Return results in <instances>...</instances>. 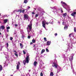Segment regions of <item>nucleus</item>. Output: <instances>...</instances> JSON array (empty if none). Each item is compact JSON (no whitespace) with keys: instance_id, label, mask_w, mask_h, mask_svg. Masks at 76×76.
<instances>
[{"instance_id":"obj_51","label":"nucleus","mask_w":76,"mask_h":76,"mask_svg":"<svg viewBox=\"0 0 76 76\" xmlns=\"http://www.w3.org/2000/svg\"><path fill=\"white\" fill-rule=\"evenodd\" d=\"M34 9L35 10H36V8H34Z\"/></svg>"},{"instance_id":"obj_47","label":"nucleus","mask_w":76,"mask_h":76,"mask_svg":"<svg viewBox=\"0 0 76 76\" xmlns=\"http://www.w3.org/2000/svg\"><path fill=\"white\" fill-rule=\"evenodd\" d=\"M22 38H24V36H22Z\"/></svg>"},{"instance_id":"obj_41","label":"nucleus","mask_w":76,"mask_h":76,"mask_svg":"<svg viewBox=\"0 0 76 76\" xmlns=\"http://www.w3.org/2000/svg\"><path fill=\"white\" fill-rule=\"evenodd\" d=\"M36 45V44H35L34 45L33 47H34V48H35V47Z\"/></svg>"},{"instance_id":"obj_5","label":"nucleus","mask_w":76,"mask_h":76,"mask_svg":"<svg viewBox=\"0 0 76 76\" xmlns=\"http://www.w3.org/2000/svg\"><path fill=\"white\" fill-rule=\"evenodd\" d=\"M24 19H26V20H28V18H29V17L27 14H25L24 15Z\"/></svg>"},{"instance_id":"obj_15","label":"nucleus","mask_w":76,"mask_h":76,"mask_svg":"<svg viewBox=\"0 0 76 76\" xmlns=\"http://www.w3.org/2000/svg\"><path fill=\"white\" fill-rule=\"evenodd\" d=\"M38 63V62L36 61H35L34 62V66H36V65H37V64Z\"/></svg>"},{"instance_id":"obj_39","label":"nucleus","mask_w":76,"mask_h":76,"mask_svg":"<svg viewBox=\"0 0 76 76\" xmlns=\"http://www.w3.org/2000/svg\"><path fill=\"white\" fill-rule=\"evenodd\" d=\"M18 65H20V61L18 62Z\"/></svg>"},{"instance_id":"obj_45","label":"nucleus","mask_w":76,"mask_h":76,"mask_svg":"<svg viewBox=\"0 0 76 76\" xmlns=\"http://www.w3.org/2000/svg\"><path fill=\"white\" fill-rule=\"evenodd\" d=\"M74 32H75L76 30V29H75V28H74Z\"/></svg>"},{"instance_id":"obj_8","label":"nucleus","mask_w":76,"mask_h":76,"mask_svg":"<svg viewBox=\"0 0 76 76\" xmlns=\"http://www.w3.org/2000/svg\"><path fill=\"white\" fill-rule=\"evenodd\" d=\"M0 28H1V29H2L3 30L5 29V27H4L3 26H1L0 27Z\"/></svg>"},{"instance_id":"obj_13","label":"nucleus","mask_w":76,"mask_h":76,"mask_svg":"<svg viewBox=\"0 0 76 76\" xmlns=\"http://www.w3.org/2000/svg\"><path fill=\"white\" fill-rule=\"evenodd\" d=\"M19 64H17L16 66L17 70H19Z\"/></svg>"},{"instance_id":"obj_37","label":"nucleus","mask_w":76,"mask_h":76,"mask_svg":"<svg viewBox=\"0 0 76 76\" xmlns=\"http://www.w3.org/2000/svg\"><path fill=\"white\" fill-rule=\"evenodd\" d=\"M56 6H55V7H54L53 8V9H56Z\"/></svg>"},{"instance_id":"obj_36","label":"nucleus","mask_w":76,"mask_h":76,"mask_svg":"<svg viewBox=\"0 0 76 76\" xmlns=\"http://www.w3.org/2000/svg\"><path fill=\"white\" fill-rule=\"evenodd\" d=\"M13 52H14V53H17V51H16V50H13Z\"/></svg>"},{"instance_id":"obj_35","label":"nucleus","mask_w":76,"mask_h":76,"mask_svg":"<svg viewBox=\"0 0 76 76\" xmlns=\"http://www.w3.org/2000/svg\"><path fill=\"white\" fill-rule=\"evenodd\" d=\"M40 76H43V74L42 72L41 73H40Z\"/></svg>"},{"instance_id":"obj_30","label":"nucleus","mask_w":76,"mask_h":76,"mask_svg":"<svg viewBox=\"0 0 76 76\" xmlns=\"http://www.w3.org/2000/svg\"><path fill=\"white\" fill-rule=\"evenodd\" d=\"M23 52L24 54H26V52H25V51L23 50Z\"/></svg>"},{"instance_id":"obj_14","label":"nucleus","mask_w":76,"mask_h":76,"mask_svg":"<svg viewBox=\"0 0 76 76\" xmlns=\"http://www.w3.org/2000/svg\"><path fill=\"white\" fill-rule=\"evenodd\" d=\"M60 71H61V68L59 67V69H58L57 72H60Z\"/></svg>"},{"instance_id":"obj_7","label":"nucleus","mask_w":76,"mask_h":76,"mask_svg":"<svg viewBox=\"0 0 76 76\" xmlns=\"http://www.w3.org/2000/svg\"><path fill=\"white\" fill-rule=\"evenodd\" d=\"M76 12H75L71 14V16H73V17H75V15H76Z\"/></svg>"},{"instance_id":"obj_48","label":"nucleus","mask_w":76,"mask_h":76,"mask_svg":"<svg viewBox=\"0 0 76 76\" xmlns=\"http://www.w3.org/2000/svg\"><path fill=\"white\" fill-rule=\"evenodd\" d=\"M7 32H9V30H7Z\"/></svg>"},{"instance_id":"obj_18","label":"nucleus","mask_w":76,"mask_h":76,"mask_svg":"<svg viewBox=\"0 0 76 76\" xmlns=\"http://www.w3.org/2000/svg\"><path fill=\"white\" fill-rule=\"evenodd\" d=\"M44 52H45V50L42 49V50L41 53L42 54V53H44Z\"/></svg>"},{"instance_id":"obj_2","label":"nucleus","mask_w":76,"mask_h":76,"mask_svg":"<svg viewBox=\"0 0 76 76\" xmlns=\"http://www.w3.org/2000/svg\"><path fill=\"white\" fill-rule=\"evenodd\" d=\"M46 21H43L42 22V26L44 28H45V24H46L47 25H48V23H46Z\"/></svg>"},{"instance_id":"obj_43","label":"nucleus","mask_w":76,"mask_h":76,"mask_svg":"<svg viewBox=\"0 0 76 76\" xmlns=\"http://www.w3.org/2000/svg\"><path fill=\"white\" fill-rule=\"evenodd\" d=\"M18 26V24H15V26Z\"/></svg>"},{"instance_id":"obj_33","label":"nucleus","mask_w":76,"mask_h":76,"mask_svg":"<svg viewBox=\"0 0 76 76\" xmlns=\"http://www.w3.org/2000/svg\"><path fill=\"white\" fill-rule=\"evenodd\" d=\"M12 39H13V37H10V40H11V41H12Z\"/></svg>"},{"instance_id":"obj_34","label":"nucleus","mask_w":76,"mask_h":76,"mask_svg":"<svg viewBox=\"0 0 76 76\" xmlns=\"http://www.w3.org/2000/svg\"><path fill=\"white\" fill-rule=\"evenodd\" d=\"M28 39H30V38H31V36H28Z\"/></svg>"},{"instance_id":"obj_1","label":"nucleus","mask_w":76,"mask_h":76,"mask_svg":"<svg viewBox=\"0 0 76 76\" xmlns=\"http://www.w3.org/2000/svg\"><path fill=\"white\" fill-rule=\"evenodd\" d=\"M26 61L24 60L23 61V63L24 65H26V61L27 63H29V56H28L26 57Z\"/></svg>"},{"instance_id":"obj_6","label":"nucleus","mask_w":76,"mask_h":76,"mask_svg":"<svg viewBox=\"0 0 76 76\" xmlns=\"http://www.w3.org/2000/svg\"><path fill=\"white\" fill-rule=\"evenodd\" d=\"M73 56H74V55H73V54H72L71 58H69V59L70 61H72V60H73Z\"/></svg>"},{"instance_id":"obj_25","label":"nucleus","mask_w":76,"mask_h":76,"mask_svg":"<svg viewBox=\"0 0 76 76\" xmlns=\"http://www.w3.org/2000/svg\"><path fill=\"white\" fill-rule=\"evenodd\" d=\"M44 39L45 42H46V41H47V38L46 37H44Z\"/></svg>"},{"instance_id":"obj_19","label":"nucleus","mask_w":76,"mask_h":76,"mask_svg":"<svg viewBox=\"0 0 76 76\" xmlns=\"http://www.w3.org/2000/svg\"><path fill=\"white\" fill-rule=\"evenodd\" d=\"M53 75H54V74H53V72H51L50 74V76H53Z\"/></svg>"},{"instance_id":"obj_24","label":"nucleus","mask_w":76,"mask_h":76,"mask_svg":"<svg viewBox=\"0 0 76 76\" xmlns=\"http://www.w3.org/2000/svg\"><path fill=\"white\" fill-rule=\"evenodd\" d=\"M36 41L34 39H33L32 40V42L33 43H35V42Z\"/></svg>"},{"instance_id":"obj_11","label":"nucleus","mask_w":76,"mask_h":76,"mask_svg":"<svg viewBox=\"0 0 76 76\" xmlns=\"http://www.w3.org/2000/svg\"><path fill=\"white\" fill-rule=\"evenodd\" d=\"M8 21V20L7 19H5L4 20V23H7V21Z\"/></svg>"},{"instance_id":"obj_40","label":"nucleus","mask_w":76,"mask_h":76,"mask_svg":"<svg viewBox=\"0 0 76 76\" xmlns=\"http://www.w3.org/2000/svg\"><path fill=\"white\" fill-rule=\"evenodd\" d=\"M54 35H55V36H56H56H57V34L56 33L54 34Z\"/></svg>"},{"instance_id":"obj_57","label":"nucleus","mask_w":76,"mask_h":76,"mask_svg":"<svg viewBox=\"0 0 76 76\" xmlns=\"http://www.w3.org/2000/svg\"><path fill=\"white\" fill-rule=\"evenodd\" d=\"M63 7H64V6H63Z\"/></svg>"},{"instance_id":"obj_28","label":"nucleus","mask_w":76,"mask_h":76,"mask_svg":"<svg viewBox=\"0 0 76 76\" xmlns=\"http://www.w3.org/2000/svg\"><path fill=\"white\" fill-rule=\"evenodd\" d=\"M25 11V10H23L22 11V13H24Z\"/></svg>"},{"instance_id":"obj_29","label":"nucleus","mask_w":76,"mask_h":76,"mask_svg":"<svg viewBox=\"0 0 76 76\" xmlns=\"http://www.w3.org/2000/svg\"><path fill=\"white\" fill-rule=\"evenodd\" d=\"M46 50L47 52H49V50L47 48L46 49Z\"/></svg>"},{"instance_id":"obj_50","label":"nucleus","mask_w":76,"mask_h":76,"mask_svg":"<svg viewBox=\"0 0 76 76\" xmlns=\"http://www.w3.org/2000/svg\"><path fill=\"white\" fill-rule=\"evenodd\" d=\"M28 9H30V7H29V6H28Z\"/></svg>"},{"instance_id":"obj_3","label":"nucleus","mask_w":76,"mask_h":76,"mask_svg":"<svg viewBox=\"0 0 76 76\" xmlns=\"http://www.w3.org/2000/svg\"><path fill=\"white\" fill-rule=\"evenodd\" d=\"M32 25H28V29H29V31L27 30V32L28 33H29V32H30L31 31H32Z\"/></svg>"},{"instance_id":"obj_12","label":"nucleus","mask_w":76,"mask_h":76,"mask_svg":"<svg viewBox=\"0 0 76 76\" xmlns=\"http://www.w3.org/2000/svg\"><path fill=\"white\" fill-rule=\"evenodd\" d=\"M61 3H62V4H64L65 6H67V4L65 2H63V1H61Z\"/></svg>"},{"instance_id":"obj_16","label":"nucleus","mask_w":76,"mask_h":76,"mask_svg":"<svg viewBox=\"0 0 76 76\" xmlns=\"http://www.w3.org/2000/svg\"><path fill=\"white\" fill-rule=\"evenodd\" d=\"M69 37H73V34L72 33H71V34H70L69 35Z\"/></svg>"},{"instance_id":"obj_56","label":"nucleus","mask_w":76,"mask_h":76,"mask_svg":"<svg viewBox=\"0 0 76 76\" xmlns=\"http://www.w3.org/2000/svg\"><path fill=\"white\" fill-rule=\"evenodd\" d=\"M0 15H1V14L0 13Z\"/></svg>"},{"instance_id":"obj_55","label":"nucleus","mask_w":76,"mask_h":76,"mask_svg":"<svg viewBox=\"0 0 76 76\" xmlns=\"http://www.w3.org/2000/svg\"><path fill=\"white\" fill-rule=\"evenodd\" d=\"M63 23H64V22H63Z\"/></svg>"},{"instance_id":"obj_21","label":"nucleus","mask_w":76,"mask_h":76,"mask_svg":"<svg viewBox=\"0 0 76 76\" xmlns=\"http://www.w3.org/2000/svg\"><path fill=\"white\" fill-rule=\"evenodd\" d=\"M24 3H28V0H24Z\"/></svg>"},{"instance_id":"obj_53","label":"nucleus","mask_w":76,"mask_h":76,"mask_svg":"<svg viewBox=\"0 0 76 76\" xmlns=\"http://www.w3.org/2000/svg\"><path fill=\"white\" fill-rule=\"evenodd\" d=\"M0 35H1V32H0Z\"/></svg>"},{"instance_id":"obj_32","label":"nucleus","mask_w":76,"mask_h":76,"mask_svg":"<svg viewBox=\"0 0 76 76\" xmlns=\"http://www.w3.org/2000/svg\"><path fill=\"white\" fill-rule=\"evenodd\" d=\"M10 28V27H7V30L9 29Z\"/></svg>"},{"instance_id":"obj_10","label":"nucleus","mask_w":76,"mask_h":76,"mask_svg":"<svg viewBox=\"0 0 76 76\" xmlns=\"http://www.w3.org/2000/svg\"><path fill=\"white\" fill-rule=\"evenodd\" d=\"M20 48H21V49L23 48V45H22V43H20Z\"/></svg>"},{"instance_id":"obj_44","label":"nucleus","mask_w":76,"mask_h":76,"mask_svg":"<svg viewBox=\"0 0 76 76\" xmlns=\"http://www.w3.org/2000/svg\"><path fill=\"white\" fill-rule=\"evenodd\" d=\"M61 13H63V10H61Z\"/></svg>"},{"instance_id":"obj_9","label":"nucleus","mask_w":76,"mask_h":76,"mask_svg":"<svg viewBox=\"0 0 76 76\" xmlns=\"http://www.w3.org/2000/svg\"><path fill=\"white\" fill-rule=\"evenodd\" d=\"M50 44H51V41H48L47 42V45H50Z\"/></svg>"},{"instance_id":"obj_31","label":"nucleus","mask_w":76,"mask_h":76,"mask_svg":"<svg viewBox=\"0 0 76 76\" xmlns=\"http://www.w3.org/2000/svg\"><path fill=\"white\" fill-rule=\"evenodd\" d=\"M6 45H7V48L8 47H9V44H8V43H6Z\"/></svg>"},{"instance_id":"obj_4","label":"nucleus","mask_w":76,"mask_h":76,"mask_svg":"<svg viewBox=\"0 0 76 76\" xmlns=\"http://www.w3.org/2000/svg\"><path fill=\"white\" fill-rule=\"evenodd\" d=\"M52 66L53 67H55L56 69H57V68L58 65L57 64V63L56 62H53L52 65Z\"/></svg>"},{"instance_id":"obj_23","label":"nucleus","mask_w":76,"mask_h":76,"mask_svg":"<svg viewBox=\"0 0 76 76\" xmlns=\"http://www.w3.org/2000/svg\"><path fill=\"white\" fill-rule=\"evenodd\" d=\"M14 55L16 57H18V55L17 53H14Z\"/></svg>"},{"instance_id":"obj_26","label":"nucleus","mask_w":76,"mask_h":76,"mask_svg":"<svg viewBox=\"0 0 76 76\" xmlns=\"http://www.w3.org/2000/svg\"><path fill=\"white\" fill-rule=\"evenodd\" d=\"M32 21H31L30 22V23L29 24V25H32Z\"/></svg>"},{"instance_id":"obj_49","label":"nucleus","mask_w":76,"mask_h":76,"mask_svg":"<svg viewBox=\"0 0 76 76\" xmlns=\"http://www.w3.org/2000/svg\"><path fill=\"white\" fill-rule=\"evenodd\" d=\"M26 29H27V30H28V29H29V28H28V27H27Z\"/></svg>"},{"instance_id":"obj_54","label":"nucleus","mask_w":76,"mask_h":76,"mask_svg":"<svg viewBox=\"0 0 76 76\" xmlns=\"http://www.w3.org/2000/svg\"><path fill=\"white\" fill-rule=\"evenodd\" d=\"M10 76H13V75H11Z\"/></svg>"},{"instance_id":"obj_42","label":"nucleus","mask_w":76,"mask_h":76,"mask_svg":"<svg viewBox=\"0 0 76 76\" xmlns=\"http://www.w3.org/2000/svg\"><path fill=\"white\" fill-rule=\"evenodd\" d=\"M31 14H32L33 15H34L35 14V12H32L31 13Z\"/></svg>"},{"instance_id":"obj_38","label":"nucleus","mask_w":76,"mask_h":76,"mask_svg":"<svg viewBox=\"0 0 76 76\" xmlns=\"http://www.w3.org/2000/svg\"><path fill=\"white\" fill-rule=\"evenodd\" d=\"M38 15L37 14H36L35 15V17L37 18V17H38Z\"/></svg>"},{"instance_id":"obj_46","label":"nucleus","mask_w":76,"mask_h":76,"mask_svg":"<svg viewBox=\"0 0 76 76\" xmlns=\"http://www.w3.org/2000/svg\"><path fill=\"white\" fill-rule=\"evenodd\" d=\"M32 44H33V43L32 42H31L30 43V45H32Z\"/></svg>"},{"instance_id":"obj_17","label":"nucleus","mask_w":76,"mask_h":76,"mask_svg":"<svg viewBox=\"0 0 76 76\" xmlns=\"http://www.w3.org/2000/svg\"><path fill=\"white\" fill-rule=\"evenodd\" d=\"M3 70V67H2V66L1 65H0V70L1 71Z\"/></svg>"},{"instance_id":"obj_27","label":"nucleus","mask_w":76,"mask_h":76,"mask_svg":"<svg viewBox=\"0 0 76 76\" xmlns=\"http://www.w3.org/2000/svg\"><path fill=\"white\" fill-rule=\"evenodd\" d=\"M67 28H68V26H66L64 27V29H67Z\"/></svg>"},{"instance_id":"obj_22","label":"nucleus","mask_w":76,"mask_h":76,"mask_svg":"<svg viewBox=\"0 0 76 76\" xmlns=\"http://www.w3.org/2000/svg\"><path fill=\"white\" fill-rule=\"evenodd\" d=\"M66 15H67V13H65L63 14V17H66Z\"/></svg>"},{"instance_id":"obj_20","label":"nucleus","mask_w":76,"mask_h":76,"mask_svg":"<svg viewBox=\"0 0 76 76\" xmlns=\"http://www.w3.org/2000/svg\"><path fill=\"white\" fill-rule=\"evenodd\" d=\"M20 12V13H22V10L20 9L18 10V11H17V12Z\"/></svg>"},{"instance_id":"obj_52","label":"nucleus","mask_w":76,"mask_h":76,"mask_svg":"<svg viewBox=\"0 0 76 76\" xmlns=\"http://www.w3.org/2000/svg\"><path fill=\"white\" fill-rule=\"evenodd\" d=\"M29 72H31V70H29Z\"/></svg>"}]
</instances>
